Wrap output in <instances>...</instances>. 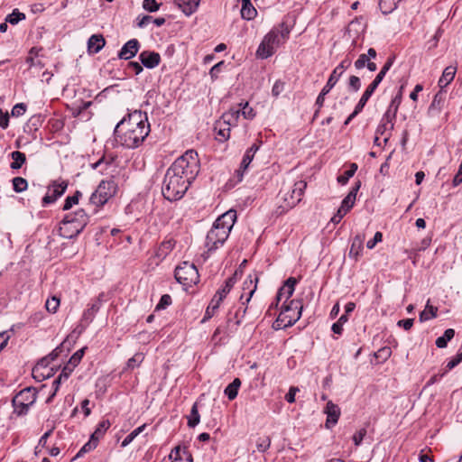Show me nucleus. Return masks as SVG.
<instances>
[{
    "label": "nucleus",
    "mask_w": 462,
    "mask_h": 462,
    "mask_svg": "<svg viewBox=\"0 0 462 462\" xmlns=\"http://www.w3.org/2000/svg\"><path fill=\"white\" fill-rule=\"evenodd\" d=\"M150 133V124L145 113L135 110L121 120L115 128L117 143L127 148L138 147Z\"/></svg>",
    "instance_id": "1"
},
{
    "label": "nucleus",
    "mask_w": 462,
    "mask_h": 462,
    "mask_svg": "<svg viewBox=\"0 0 462 462\" xmlns=\"http://www.w3.org/2000/svg\"><path fill=\"white\" fill-rule=\"evenodd\" d=\"M236 220V212L235 210H228L215 221L206 237L205 245L208 251H214L224 245Z\"/></svg>",
    "instance_id": "2"
},
{
    "label": "nucleus",
    "mask_w": 462,
    "mask_h": 462,
    "mask_svg": "<svg viewBox=\"0 0 462 462\" xmlns=\"http://www.w3.org/2000/svg\"><path fill=\"white\" fill-rule=\"evenodd\" d=\"M169 170L190 183L199 170L198 153L193 150L187 151L172 163Z\"/></svg>",
    "instance_id": "3"
},
{
    "label": "nucleus",
    "mask_w": 462,
    "mask_h": 462,
    "mask_svg": "<svg viewBox=\"0 0 462 462\" xmlns=\"http://www.w3.org/2000/svg\"><path fill=\"white\" fill-rule=\"evenodd\" d=\"M190 183L169 169L166 171L162 195L168 200H178L183 197Z\"/></svg>",
    "instance_id": "4"
},
{
    "label": "nucleus",
    "mask_w": 462,
    "mask_h": 462,
    "mask_svg": "<svg viewBox=\"0 0 462 462\" xmlns=\"http://www.w3.org/2000/svg\"><path fill=\"white\" fill-rule=\"evenodd\" d=\"M288 34V31L272 30L263 39L256 51V55L261 59L271 57L280 45L286 41Z\"/></svg>",
    "instance_id": "5"
},
{
    "label": "nucleus",
    "mask_w": 462,
    "mask_h": 462,
    "mask_svg": "<svg viewBox=\"0 0 462 462\" xmlns=\"http://www.w3.org/2000/svg\"><path fill=\"white\" fill-rule=\"evenodd\" d=\"M306 187V182L300 180L295 182L287 190H282L278 198L280 200H282V203L279 206V208H281L279 213L282 214L295 207L301 200Z\"/></svg>",
    "instance_id": "6"
},
{
    "label": "nucleus",
    "mask_w": 462,
    "mask_h": 462,
    "mask_svg": "<svg viewBox=\"0 0 462 462\" xmlns=\"http://www.w3.org/2000/svg\"><path fill=\"white\" fill-rule=\"evenodd\" d=\"M302 304L300 300H291L283 304L276 322L284 328L292 326L301 316Z\"/></svg>",
    "instance_id": "7"
},
{
    "label": "nucleus",
    "mask_w": 462,
    "mask_h": 462,
    "mask_svg": "<svg viewBox=\"0 0 462 462\" xmlns=\"http://www.w3.org/2000/svg\"><path fill=\"white\" fill-rule=\"evenodd\" d=\"M117 186L113 180H102L90 197V202L103 206L116 193Z\"/></svg>",
    "instance_id": "8"
},
{
    "label": "nucleus",
    "mask_w": 462,
    "mask_h": 462,
    "mask_svg": "<svg viewBox=\"0 0 462 462\" xmlns=\"http://www.w3.org/2000/svg\"><path fill=\"white\" fill-rule=\"evenodd\" d=\"M36 401V390L34 388L27 387L20 391L13 399V406L14 411L18 415H23L28 411Z\"/></svg>",
    "instance_id": "9"
},
{
    "label": "nucleus",
    "mask_w": 462,
    "mask_h": 462,
    "mask_svg": "<svg viewBox=\"0 0 462 462\" xmlns=\"http://www.w3.org/2000/svg\"><path fill=\"white\" fill-rule=\"evenodd\" d=\"M175 278L184 287H189L199 282V274L193 263L184 262L176 268Z\"/></svg>",
    "instance_id": "10"
},
{
    "label": "nucleus",
    "mask_w": 462,
    "mask_h": 462,
    "mask_svg": "<svg viewBox=\"0 0 462 462\" xmlns=\"http://www.w3.org/2000/svg\"><path fill=\"white\" fill-rule=\"evenodd\" d=\"M360 186V181L356 182V185L351 189L349 193L346 195V197L342 200L341 206L337 209V213L330 219V221L333 224H338L341 221V219L346 215V213L353 208Z\"/></svg>",
    "instance_id": "11"
},
{
    "label": "nucleus",
    "mask_w": 462,
    "mask_h": 462,
    "mask_svg": "<svg viewBox=\"0 0 462 462\" xmlns=\"http://www.w3.org/2000/svg\"><path fill=\"white\" fill-rule=\"evenodd\" d=\"M111 423L108 420H101L97 426L95 431L92 433L90 439L88 443H86L79 452L78 453L77 457L81 456L82 453L88 452L92 449H94L97 446L98 441L104 437L106 430L110 428Z\"/></svg>",
    "instance_id": "12"
},
{
    "label": "nucleus",
    "mask_w": 462,
    "mask_h": 462,
    "mask_svg": "<svg viewBox=\"0 0 462 462\" xmlns=\"http://www.w3.org/2000/svg\"><path fill=\"white\" fill-rule=\"evenodd\" d=\"M258 275L256 273L250 274L245 280L242 286V293L240 295V300L242 304H247L253 297L257 288Z\"/></svg>",
    "instance_id": "13"
},
{
    "label": "nucleus",
    "mask_w": 462,
    "mask_h": 462,
    "mask_svg": "<svg viewBox=\"0 0 462 462\" xmlns=\"http://www.w3.org/2000/svg\"><path fill=\"white\" fill-rule=\"evenodd\" d=\"M68 183L65 180L54 181L49 186L46 195L42 199L44 205L53 203L60 198L66 190Z\"/></svg>",
    "instance_id": "14"
},
{
    "label": "nucleus",
    "mask_w": 462,
    "mask_h": 462,
    "mask_svg": "<svg viewBox=\"0 0 462 462\" xmlns=\"http://www.w3.org/2000/svg\"><path fill=\"white\" fill-rule=\"evenodd\" d=\"M81 231V226H77L68 216L64 217L59 226L60 236L67 239L77 236Z\"/></svg>",
    "instance_id": "15"
},
{
    "label": "nucleus",
    "mask_w": 462,
    "mask_h": 462,
    "mask_svg": "<svg viewBox=\"0 0 462 462\" xmlns=\"http://www.w3.org/2000/svg\"><path fill=\"white\" fill-rule=\"evenodd\" d=\"M324 413L327 415L325 426L327 429H331L337 423L341 411L332 401H328L324 408Z\"/></svg>",
    "instance_id": "16"
},
{
    "label": "nucleus",
    "mask_w": 462,
    "mask_h": 462,
    "mask_svg": "<svg viewBox=\"0 0 462 462\" xmlns=\"http://www.w3.org/2000/svg\"><path fill=\"white\" fill-rule=\"evenodd\" d=\"M259 146L256 144H253L250 148H248L243 157L240 167L236 171V176L237 178V181H241L244 176V172L246 171L250 163L252 162L254 154L258 151Z\"/></svg>",
    "instance_id": "17"
},
{
    "label": "nucleus",
    "mask_w": 462,
    "mask_h": 462,
    "mask_svg": "<svg viewBox=\"0 0 462 462\" xmlns=\"http://www.w3.org/2000/svg\"><path fill=\"white\" fill-rule=\"evenodd\" d=\"M139 50V42L136 39L129 40L124 44L118 53V58L122 60H130L136 55Z\"/></svg>",
    "instance_id": "18"
},
{
    "label": "nucleus",
    "mask_w": 462,
    "mask_h": 462,
    "mask_svg": "<svg viewBox=\"0 0 462 462\" xmlns=\"http://www.w3.org/2000/svg\"><path fill=\"white\" fill-rule=\"evenodd\" d=\"M297 283L296 278L291 277L289 278L283 286L279 290L277 294V300L282 301L284 300V304L286 301L291 297L294 291V287Z\"/></svg>",
    "instance_id": "19"
},
{
    "label": "nucleus",
    "mask_w": 462,
    "mask_h": 462,
    "mask_svg": "<svg viewBox=\"0 0 462 462\" xmlns=\"http://www.w3.org/2000/svg\"><path fill=\"white\" fill-rule=\"evenodd\" d=\"M139 60L146 68L153 69L160 64L161 56L157 52L145 51L140 53Z\"/></svg>",
    "instance_id": "20"
},
{
    "label": "nucleus",
    "mask_w": 462,
    "mask_h": 462,
    "mask_svg": "<svg viewBox=\"0 0 462 462\" xmlns=\"http://www.w3.org/2000/svg\"><path fill=\"white\" fill-rule=\"evenodd\" d=\"M169 458L171 462H193L191 454L186 448L175 447L170 453Z\"/></svg>",
    "instance_id": "21"
},
{
    "label": "nucleus",
    "mask_w": 462,
    "mask_h": 462,
    "mask_svg": "<svg viewBox=\"0 0 462 462\" xmlns=\"http://www.w3.org/2000/svg\"><path fill=\"white\" fill-rule=\"evenodd\" d=\"M201 0H174L178 7L187 15L194 14L200 4Z\"/></svg>",
    "instance_id": "22"
},
{
    "label": "nucleus",
    "mask_w": 462,
    "mask_h": 462,
    "mask_svg": "<svg viewBox=\"0 0 462 462\" xmlns=\"http://www.w3.org/2000/svg\"><path fill=\"white\" fill-rule=\"evenodd\" d=\"M364 236H356L351 244L350 250H349V257L354 259L355 261H357L359 257L362 255V252L364 249Z\"/></svg>",
    "instance_id": "23"
},
{
    "label": "nucleus",
    "mask_w": 462,
    "mask_h": 462,
    "mask_svg": "<svg viewBox=\"0 0 462 462\" xmlns=\"http://www.w3.org/2000/svg\"><path fill=\"white\" fill-rule=\"evenodd\" d=\"M239 116L240 108L233 107L227 112L224 113L219 121H221L224 124V125L230 127L231 125H236Z\"/></svg>",
    "instance_id": "24"
},
{
    "label": "nucleus",
    "mask_w": 462,
    "mask_h": 462,
    "mask_svg": "<svg viewBox=\"0 0 462 462\" xmlns=\"http://www.w3.org/2000/svg\"><path fill=\"white\" fill-rule=\"evenodd\" d=\"M70 374L71 373H69L67 366L65 365L64 368L62 369L61 373L60 374V375L56 379L53 380L52 385H51L52 393L47 398L46 402H51L52 401L53 397L56 395V393L60 388L61 382L63 380H67L69 378V376L70 375Z\"/></svg>",
    "instance_id": "25"
},
{
    "label": "nucleus",
    "mask_w": 462,
    "mask_h": 462,
    "mask_svg": "<svg viewBox=\"0 0 462 462\" xmlns=\"http://www.w3.org/2000/svg\"><path fill=\"white\" fill-rule=\"evenodd\" d=\"M105 43L102 35L94 34L88 41V50L90 53H97L105 46Z\"/></svg>",
    "instance_id": "26"
},
{
    "label": "nucleus",
    "mask_w": 462,
    "mask_h": 462,
    "mask_svg": "<svg viewBox=\"0 0 462 462\" xmlns=\"http://www.w3.org/2000/svg\"><path fill=\"white\" fill-rule=\"evenodd\" d=\"M456 72H457V68L456 67H453V66L447 67L444 69L440 79H439L438 84H439V88H444L448 84H450L451 81L455 78Z\"/></svg>",
    "instance_id": "27"
},
{
    "label": "nucleus",
    "mask_w": 462,
    "mask_h": 462,
    "mask_svg": "<svg viewBox=\"0 0 462 462\" xmlns=\"http://www.w3.org/2000/svg\"><path fill=\"white\" fill-rule=\"evenodd\" d=\"M237 275H238V271H236L234 275L230 278H228L226 281L224 286L216 292L217 297H219V299H222V300H224L226 297V295L230 292L231 289L233 288L234 284L236 283Z\"/></svg>",
    "instance_id": "28"
},
{
    "label": "nucleus",
    "mask_w": 462,
    "mask_h": 462,
    "mask_svg": "<svg viewBox=\"0 0 462 462\" xmlns=\"http://www.w3.org/2000/svg\"><path fill=\"white\" fill-rule=\"evenodd\" d=\"M402 102V92L400 91L391 101L386 112V119H395L399 106Z\"/></svg>",
    "instance_id": "29"
},
{
    "label": "nucleus",
    "mask_w": 462,
    "mask_h": 462,
    "mask_svg": "<svg viewBox=\"0 0 462 462\" xmlns=\"http://www.w3.org/2000/svg\"><path fill=\"white\" fill-rule=\"evenodd\" d=\"M257 11L251 4V0H242L241 15L244 19L252 20L256 16Z\"/></svg>",
    "instance_id": "30"
},
{
    "label": "nucleus",
    "mask_w": 462,
    "mask_h": 462,
    "mask_svg": "<svg viewBox=\"0 0 462 462\" xmlns=\"http://www.w3.org/2000/svg\"><path fill=\"white\" fill-rule=\"evenodd\" d=\"M240 386H241V380L239 378H236L233 380V382L231 383H229L226 387L224 393L230 401L236 398Z\"/></svg>",
    "instance_id": "31"
},
{
    "label": "nucleus",
    "mask_w": 462,
    "mask_h": 462,
    "mask_svg": "<svg viewBox=\"0 0 462 462\" xmlns=\"http://www.w3.org/2000/svg\"><path fill=\"white\" fill-rule=\"evenodd\" d=\"M175 241L171 238L164 240L159 246L157 250V256L160 258L166 257L170 252L174 248Z\"/></svg>",
    "instance_id": "32"
},
{
    "label": "nucleus",
    "mask_w": 462,
    "mask_h": 462,
    "mask_svg": "<svg viewBox=\"0 0 462 462\" xmlns=\"http://www.w3.org/2000/svg\"><path fill=\"white\" fill-rule=\"evenodd\" d=\"M11 158L13 160V162H11L10 164V168L12 170H18L20 169L23 164L26 161V156L23 152H21L19 151H14L13 152H11Z\"/></svg>",
    "instance_id": "33"
},
{
    "label": "nucleus",
    "mask_w": 462,
    "mask_h": 462,
    "mask_svg": "<svg viewBox=\"0 0 462 462\" xmlns=\"http://www.w3.org/2000/svg\"><path fill=\"white\" fill-rule=\"evenodd\" d=\"M393 125L394 119H386V114H384L377 127L376 134L384 135L387 132H391L393 130Z\"/></svg>",
    "instance_id": "34"
},
{
    "label": "nucleus",
    "mask_w": 462,
    "mask_h": 462,
    "mask_svg": "<svg viewBox=\"0 0 462 462\" xmlns=\"http://www.w3.org/2000/svg\"><path fill=\"white\" fill-rule=\"evenodd\" d=\"M77 226L83 230L88 221V217L83 209L78 210L74 215H67Z\"/></svg>",
    "instance_id": "35"
},
{
    "label": "nucleus",
    "mask_w": 462,
    "mask_h": 462,
    "mask_svg": "<svg viewBox=\"0 0 462 462\" xmlns=\"http://www.w3.org/2000/svg\"><path fill=\"white\" fill-rule=\"evenodd\" d=\"M377 87L378 86H376L373 82L367 87V88L365 89V91L362 95L360 100L358 101L357 105L356 106L357 110L362 111V109L364 108V106H365V104L367 103L368 99L373 95V93L374 92V90L376 89Z\"/></svg>",
    "instance_id": "36"
},
{
    "label": "nucleus",
    "mask_w": 462,
    "mask_h": 462,
    "mask_svg": "<svg viewBox=\"0 0 462 462\" xmlns=\"http://www.w3.org/2000/svg\"><path fill=\"white\" fill-rule=\"evenodd\" d=\"M85 349H86V347H83V348L78 350L69 358L68 364L66 365L69 373H72L74 368L80 363V361L84 356Z\"/></svg>",
    "instance_id": "37"
},
{
    "label": "nucleus",
    "mask_w": 462,
    "mask_h": 462,
    "mask_svg": "<svg viewBox=\"0 0 462 462\" xmlns=\"http://www.w3.org/2000/svg\"><path fill=\"white\" fill-rule=\"evenodd\" d=\"M217 132V138L219 141L227 140L230 136V127L224 125L221 121H218L215 126Z\"/></svg>",
    "instance_id": "38"
},
{
    "label": "nucleus",
    "mask_w": 462,
    "mask_h": 462,
    "mask_svg": "<svg viewBox=\"0 0 462 462\" xmlns=\"http://www.w3.org/2000/svg\"><path fill=\"white\" fill-rule=\"evenodd\" d=\"M454 335H455L454 329H452V328L446 329L443 336H441L436 339V346L439 348L446 347L448 342L454 337Z\"/></svg>",
    "instance_id": "39"
},
{
    "label": "nucleus",
    "mask_w": 462,
    "mask_h": 462,
    "mask_svg": "<svg viewBox=\"0 0 462 462\" xmlns=\"http://www.w3.org/2000/svg\"><path fill=\"white\" fill-rule=\"evenodd\" d=\"M438 309L430 304L428 300L425 310L420 314V320L426 321L437 316Z\"/></svg>",
    "instance_id": "40"
},
{
    "label": "nucleus",
    "mask_w": 462,
    "mask_h": 462,
    "mask_svg": "<svg viewBox=\"0 0 462 462\" xmlns=\"http://www.w3.org/2000/svg\"><path fill=\"white\" fill-rule=\"evenodd\" d=\"M200 416L199 414L197 403H194L190 414L188 417V425L191 428H194L199 423Z\"/></svg>",
    "instance_id": "41"
},
{
    "label": "nucleus",
    "mask_w": 462,
    "mask_h": 462,
    "mask_svg": "<svg viewBox=\"0 0 462 462\" xmlns=\"http://www.w3.org/2000/svg\"><path fill=\"white\" fill-rule=\"evenodd\" d=\"M146 424H143L142 426L136 428L130 434H128L125 439L122 441L121 446L123 448L128 446L140 433L143 431L145 429Z\"/></svg>",
    "instance_id": "42"
},
{
    "label": "nucleus",
    "mask_w": 462,
    "mask_h": 462,
    "mask_svg": "<svg viewBox=\"0 0 462 462\" xmlns=\"http://www.w3.org/2000/svg\"><path fill=\"white\" fill-rule=\"evenodd\" d=\"M12 182L14 190L18 193L24 191L28 187L27 180L22 177L14 178Z\"/></svg>",
    "instance_id": "43"
},
{
    "label": "nucleus",
    "mask_w": 462,
    "mask_h": 462,
    "mask_svg": "<svg viewBox=\"0 0 462 462\" xmlns=\"http://www.w3.org/2000/svg\"><path fill=\"white\" fill-rule=\"evenodd\" d=\"M392 65H393V60H388L386 61V63L383 65V67L382 68V69L380 70V72L376 75L375 79L373 80V83L375 84L376 86H378L381 83V81L383 80V79L384 78L387 71L392 67Z\"/></svg>",
    "instance_id": "44"
},
{
    "label": "nucleus",
    "mask_w": 462,
    "mask_h": 462,
    "mask_svg": "<svg viewBox=\"0 0 462 462\" xmlns=\"http://www.w3.org/2000/svg\"><path fill=\"white\" fill-rule=\"evenodd\" d=\"M143 361V355L142 353H136L133 357L129 358L126 363L127 369H134L141 365Z\"/></svg>",
    "instance_id": "45"
},
{
    "label": "nucleus",
    "mask_w": 462,
    "mask_h": 462,
    "mask_svg": "<svg viewBox=\"0 0 462 462\" xmlns=\"http://www.w3.org/2000/svg\"><path fill=\"white\" fill-rule=\"evenodd\" d=\"M93 169H98L101 173H108V169L113 167L111 162L105 161L103 158L92 164Z\"/></svg>",
    "instance_id": "46"
},
{
    "label": "nucleus",
    "mask_w": 462,
    "mask_h": 462,
    "mask_svg": "<svg viewBox=\"0 0 462 462\" xmlns=\"http://www.w3.org/2000/svg\"><path fill=\"white\" fill-rule=\"evenodd\" d=\"M462 361V352L457 354L454 358H452L450 361L448 362L445 370L442 374H440V376H444L448 371L455 368L458 364H460Z\"/></svg>",
    "instance_id": "47"
},
{
    "label": "nucleus",
    "mask_w": 462,
    "mask_h": 462,
    "mask_svg": "<svg viewBox=\"0 0 462 462\" xmlns=\"http://www.w3.org/2000/svg\"><path fill=\"white\" fill-rule=\"evenodd\" d=\"M23 19H25V14L15 9L6 17V22L10 23L11 24H16Z\"/></svg>",
    "instance_id": "48"
},
{
    "label": "nucleus",
    "mask_w": 462,
    "mask_h": 462,
    "mask_svg": "<svg viewBox=\"0 0 462 462\" xmlns=\"http://www.w3.org/2000/svg\"><path fill=\"white\" fill-rule=\"evenodd\" d=\"M239 106H243L242 108L240 109V114L245 118V119H253L254 116H255V112L254 110L253 109V107H251L248 103H245L244 105L243 104H239Z\"/></svg>",
    "instance_id": "49"
},
{
    "label": "nucleus",
    "mask_w": 462,
    "mask_h": 462,
    "mask_svg": "<svg viewBox=\"0 0 462 462\" xmlns=\"http://www.w3.org/2000/svg\"><path fill=\"white\" fill-rule=\"evenodd\" d=\"M46 309L51 313H55L60 306V299L57 297H51L46 301Z\"/></svg>",
    "instance_id": "50"
},
{
    "label": "nucleus",
    "mask_w": 462,
    "mask_h": 462,
    "mask_svg": "<svg viewBox=\"0 0 462 462\" xmlns=\"http://www.w3.org/2000/svg\"><path fill=\"white\" fill-rule=\"evenodd\" d=\"M160 5L156 0H143V8L151 13L158 11Z\"/></svg>",
    "instance_id": "51"
},
{
    "label": "nucleus",
    "mask_w": 462,
    "mask_h": 462,
    "mask_svg": "<svg viewBox=\"0 0 462 462\" xmlns=\"http://www.w3.org/2000/svg\"><path fill=\"white\" fill-rule=\"evenodd\" d=\"M33 55H38V50L36 48H32L29 53V57L26 59V62L29 64L30 68L34 66H42V63L39 60H36Z\"/></svg>",
    "instance_id": "52"
},
{
    "label": "nucleus",
    "mask_w": 462,
    "mask_h": 462,
    "mask_svg": "<svg viewBox=\"0 0 462 462\" xmlns=\"http://www.w3.org/2000/svg\"><path fill=\"white\" fill-rule=\"evenodd\" d=\"M340 77H341L340 75L334 74V70H333L330 77L328 78L327 84L323 88L324 92H329L333 88V87L337 84V82L338 81Z\"/></svg>",
    "instance_id": "53"
},
{
    "label": "nucleus",
    "mask_w": 462,
    "mask_h": 462,
    "mask_svg": "<svg viewBox=\"0 0 462 462\" xmlns=\"http://www.w3.org/2000/svg\"><path fill=\"white\" fill-rule=\"evenodd\" d=\"M80 192L77 191L75 193V195L71 196V197H68L65 200V203H64V206H63V209L64 210H69V208H71L74 205H76L78 202H79V197L80 196Z\"/></svg>",
    "instance_id": "54"
},
{
    "label": "nucleus",
    "mask_w": 462,
    "mask_h": 462,
    "mask_svg": "<svg viewBox=\"0 0 462 462\" xmlns=\"http://www.w3.org/2000/svg\"><path fill=\"white\" fill-rule=\"evenodd\" d=\"M351 65V60L348 59L343 60L339 65L334 69V74L342 76L346 69Z\"/></svg>",
    "instance_id": "55"
},
{
    "label": "nucleus",
    "mask_w": 462,
    "mask_h": 462,
    "mask_svg": "<svg viewBox=\"0 0 462 462\" xmlns=\"http://www.w3.org/2000/svg\"><path fill=\"white\" fill-rule=\"evenodd\" d=\"M270 445L271 439L268 437H263L258 439L256 447L258 451L264 452L270 448Z\"/></svg>",
    "instance_id": "56"
},
{
    "label": "nucleus",
    "mask_w": 462,
    "mask_h": 462,
    "mask_svg": "<svg viewBox=\"0 0 462 462\" xmlns=\"http://www.w3.org/2000/svg\"><path fill=\"white\" fill-rule=\"evenodd\" d=\"M171 304V297L168 294L162 296L159 303L156 306L157 310H163Z\"/></svg>",
    "instance_id": "57"
},
{
    "label": "nucleus",
    "mask_w": 462,
    "mask_h": 462,
    "mask_svg": "<svg viewBox=\"0 0 462 462\" xmlns=\"http://www.w3.org/2000/svg\"><path fill=\"white\" fill-rule=\"evenodd\" d=\"M365 435H366L365 429H360L358 431H356L353 436V441H354L355 445L359 446L362 443Z\"/></svg>",
    "instance_id": "58"
},
{
    "label": "nucleus",
    "mask_w": 462,
    "mask_h": 462,
    "mask_svg": "<svg viewBox=\"0 0 462 462\" xmlns=\"http://www.w3.org/2000/svg\"><path fill=\"white\" fill-rule=\"evenodd\" d=\"M25 111L26 106L23 103H19L13 107L11 114L13 116H20L23 115Z\"/></svg>",
    "instance_id": "59"
},
{
    "label": "nucleus",
    "mask_w": 462,
    "mask_h": 462,
    "mask_svg": "<svg viewBox=\"0 0 462 462\" xmlns=\"http://www.w3.org/2000/svg\"><path fill=\"white\" fill-rule=\"evenodd\" d=\"M383 239V235L381 232H376L374 236V238L373 239H370L367 243H366V246L367 248L369 249H373L379 242H381Z\"/></svg>",
    "instance_id": "60"
},
{
    "label": "nucleus",
    "mask_w": 462,
    "mask_h": 462,
    "mask_svg": "<svg viewBox=\"0 0 462 462\" xmlns=\"http://www.w3.org/2000/svg\"><path fill=\"white\" fill-rule=\"evenodd\" d=\"M369 61L368 56L366 54H361L358 59L355 61V67L357 69H363L365 66L367 65V62Z\"/></svg>",
    "instance_id": "61"
},
{
    "label": "nucleus",
    "mask_w": 462,
    "mask_h": 462,
    "mask_svg": "<svg viewBox=\"0 0 462 462\" xmlns=\"http://www.w3.org/2000/svg\"><path fill=\"white\" fill-rule=\"evenodd\" d=\"M349 88L353 90V91H357L359 90L360 87H361V82H360V79L356 76H351L349 78Z\"/></svg>",
    "instance_id": "62"
},
{
    "label": "nucleus",
    "mask_w": 462,
    "mask_h": 462,
    "mask_svg": "<svg viewBox=\"0 0 462 462\" xmlns=\"http://www.w3.org/2000/svg\"><path fill=\"white\" fill-rule=\"evenodd\" d=\"M300 391V389L296 386H291L288 392V393L285 395V400L289 403H293L295 402V395Z\"/></svg>",
    "instance_id": "63"
},
{
    "label": "nucleus",
    "mask_w": 462,
    "mask_h": 462,
    "mask_svg": "<svg viewBox=\"0 0 462 462\" xmlns=\"http://www.w3.org/2000/svg\"><path fill=\"white\" fill-rule=\"evenodd\" d=\"M391 354L392 350L390 347H382L377 351L375 356L378 358H383V360H386L388 357H390Z\"/></svg>",
    "instance_id": "64"
}]
</instances>
